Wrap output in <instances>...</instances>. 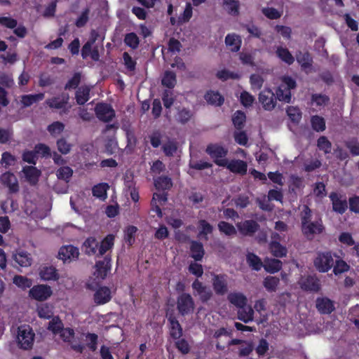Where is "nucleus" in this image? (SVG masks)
Wrapping results in <instances>:
<instances>
[{"label": "nucleus", "instance_id": "31", "mask_svg": "<svg viewBox=\"0 0 359 359\" xmlns=\"http://www.w3.org/2000/svg\"><path fill=\"white\" fill-rule=\"evenodd\" d=\"M4 184L8 187L11 194L17 193L19 191V185L15 176L11 172L4 174L2 177Z\"/></svg>", "mask_w": 359, "mask_h": 359}, {"label": "nucleus", "instance_id": "12", "mask_svg": "<svg viewBox=\"0 0 359 359\" xmlns=\"http://www.w3.org/2000/svg\"><path fill=\"white\" fill-rule=\"evenodd\" d=\"M222 167L226 168L230 172L245 175L248 171V164L245 161L240 159H233L229 161H225V165Z\"/></svg>", "mask_w": 359, "mask_h": 359}, {"label": "nucleus", "instance_id": "14", "mask_svg": "<svg viewBox=\"0 0 359 359\" xmlns=\"http://www.w3.org/2000/svg\"><path fill=\"white\" fill-rule=\"evenodd\" d=\"M111 257L107 255L104 257L103 260L96 262L95 275L97 278L104 280L107 277L111 270Z\"/></svg>", "mask_w": 359, "mask_h": 359}, {"label": "nucleus", "instance_id": "16", "mask_svg": "<svg viewBox=\"0 0 359 359\" xmlns=\"http://www.w3.org/2000/svg\"><path fill=\"white\" fill-rule=\"evenodd\" d=\"M111 292L107 286L100 287L94 294V302L97 305L107 304L111 299Z\"/></svg>", "mask_w": 359, "mask_h": 359}, {"label": "nucleus", "instance_id": "42", "mask_svg": "<svg viewBox=\"0 0 359 359\" xmlns=\"http://www.w3.org/2000/svg\"><path fill=\"white\" fill-rule=\"evenodd\" d=\"M109 186L107 183L102 182L95 185L92 189L93 195L97 198L104 199L107 197V191Z\"/></svg>", "mask_w": 359, "mask_h": 359}, {"label": "nucleus", "instance_id": "10", "mask_svg": "<svg viewBox=\"0 0 359 359\" xmlns=\"http://www.w3.org/2000/svg\"><path fill=\"white\" fill-rule=\"evenodd\" d=\"M69 94L62 93L60 96L53 97L51 98L47 99L45 103L50 109H63L64 113H67L68 109L66 107L69 102Z\"/></svg>", "mask_w": 359, "mask_h": 359}, {"label": "nucleus", "instance_id": "61", "mask_svg": "<svg viewBox=\"0 0 359 359\" xmlns=\"http://www.w3.org/2000/svg\"><path fill=\"white\" fill-rule=\"evenodd\" d=\"M192 115L193 114L191 110L187 108H182L179 110L177 114V120L178 122L184 124L191 119Z\"/></svg>", "mask_w": 359, "mask_h": 359}, {"label": "nucleus", "instance_id": "55", "mask_svg": "<svg viewBox=\"0 0 359 359\" xmlns=\"http://www.w3.org/2000/svg\"><path fill=\"white\" fill-rule=\"evenodd\" d=\"M137 228L135 226H129L125 231L124 240L129 245H132L135 241V233Z\"/></svg>", "mask_w": 359, "mask_h": 359}, {"label": "nucleus", "instance_id": "15", "mask_svg": "<svg viewBox=\"0 0 359 359\" xmlns=\"http://www.w3.org/2000/svg\"><path fill=\"white\" fill-rule=\"evenodd\" d=\"M166 317L170 323V337L173 339H179L183 334L182 325L172 313H167Z\"/></svg>", "mask_w": 359, "mask_h": 359}, {"label": "nucleus", "instance_id": "37", "mask_svg": "<svg viewBox=\"0 0 359 359\" xmlns=\"http://www.w3.org/2000/svg\"><path fill=\"white\" fill-rule=\"evenodd\" d=\"M247 263L253 270L259 271L264 267V263L259 257L253 252H249L246 256Z\"/></svg>", "mask_w": 359, "mask_h": 359}, {"label": "nucleus", "instance_id": "13", "mask_svg": "<svg viewBox=\"0 0 359 359\" xmlns=\"http://www.w3.org/2000/svg\"><path fill=\"white\" fill-rule=\"evenodd\" d=\"M236 226L241 234L245 236H253L259 229V224L253 219L245 220Z\"/></svg>", "mask_w": 359, "mask_h": 359}, {"label": "nucleus", "instance_id": "64", "mask_svg": "<svg viewBox=\"0 0 359 359\" xmlns=\"http://www.w3.org/2000/svg\"><path fill=\"white\" fill-rule=\"evenodd\" d=\"M345 146L349 149L353 156H359V142L356 138L346 141Z\"/></svg>", "mask_w": 359, "mask_h": 359}, {"label": "nucleus", "instance_id": "43", "mask_svg": "<svg viewBox=\"0 0 359 359\" xmlns=\"http://www.w3.org/2000/svg\"><path fill=\"white\" fill-rule=\"evenodd\" d=\"M330 97L325 94L313 93L311 95V101L316 107H324L330 102Z\"/></svg>", "mask_w": 359, "mask_h": 359}, {"label": "nucleus", "instance_id": "20", "mask_svg": "<svg viewBox=\"0 0 359 359\" xmlns=\"http://www.w3.org/2000/svg\"><path fill=\"white\" fill-rule=\"evenodd\" d=\"M22 172L25 174V177L27 181L31 185H35L39 182V177L41 176V172L34 166L26 165L22 168Z\"/></svg>", "mask_w": 359, "mask_h": 359}, {"label": "nucleus", "instance_id": "11", "mask_svg": "<svg viewBox=\"0 0 359 359\" xmlns=\"http://www.w3.org/2000/svg\"><path fill=\"white\" fill-rule=\"evenodd\" d=\"M259 101L265 110L271 111L276 105V97L274 93L269 88H266L259 94Z\"/></svg>", "mask_w": 359, "mask_h": 359}, {"label": "nucleus", "instance_id": "59", "mask_svg": "<svg viewBox=\"0 0 359 359\" xmlns=\"http://www.w3.org/2000/svg\"><path fill=\"white\" fill-rule=\"evenodd\" d=\"M287 114L293 123H298L302 119V112L297 107H289L287 109Z\"/></svg>", "mask_w": 359, "mask_h": 359}, {"label": "nucleus", "instance_id": "58", "mask_svg": "<svg viewBox=\"0 0 359 359\" xmlns=\"http://www.w3.org/2000/svg\"><path fill=\"white\" fill-rule=\"evenodd\" d=\"M216 76L219 79H220L223 81H227L229 79H240V76L238 74L231 72L225 69L218 71L216 74Z\"/></svg>", "mask_w": 359, "mask_h": 359}, {"label": "nucleus", "instance_id": "35", "mask_svg": "<svg viewBox=\"0 0 359 359\" xmlns=\"http://www.w3.org/2000/svg\"><path fill=\"white\" fill-rule=\"evenodd\" d=\"M198 237L203 238L205 241L208 240V236L213 231V226L205 219H200L198 221Z\"/></svg>", "mask_w": 359, "mask_h": 359}, {"label": "nucleus", "instance_id": "62", "mask_svg": "<svg viewBox=\"0 0 359 359\" xmlns=\"http://www.w3.org/2000/svg\"><path fill=\"white\" fill-rule=\"evenodd\" d=\"M123 64L127 70L130 72H134L135 70L137 65L136 60L133 59L128 52H124L123 53Z\"/></svg>", "mask_w": 359, "mask_h": 359}, {"label": "nucleus", "instance_id": "30", "mask_svg": "<svg viewBox=\"0 0 359 359\" xmlns=\"http://www.w3.org/2000/svg\"><path fill=\"white\" fill-rule=\"evenodd\" d=\"M228 301L236 306L237 308H243L246 306L248 299L247 297L241 292H230L227 295Z\"/></svg>", "mask_w": 359, "mask_h": 359}, {"label": "nucleus", "instance_id": "17", "mask_svg": "<svg viewBox=\"0 0 359 359\" xmlns=\"http://www.w3.org/2000/svg\"><path fill=\"white\" fill-rule=\"evenodd\" d=\"M316 306L321 314H330L335 309L334 302L327 297H318Z\"/></svg>", "mask_w": 359, "mask_h": 359}, {"label": "nucleus", "instance_id": "6", "mask_svg": "<svg viewBox=\"0 0 359 359\" xmlns=\"http://www.w3.org/2000/svg\"><path fill=\"white\" fill-rule=\"evenodd\" d=\"M303 235L309 241L314 238L315 235L322 233L325 230L321 218L311 222L301 227Z\"/></svg>", "mask_w": 359, "mask_h": 359}, {"label": "nucleus", "instance_id": "5", "mask_svg": "<svg viewBox=\"0 0 359 359\" xmlns=\"http://www.w3.org/2000/svg\"><path fill=\"white\" fill-rule=\"evenodd\" d=\"M228 279L229 277L225 273H213L212 275V285L217 295L223 296L227 293L229 290Z\"/></svg>", "mask_w": 359, "mask_h": 359}, {"label": "nucleus", "instance_id": "23", "mask_svg": "<svg viewBox=\"0 0 359 359\" xmlns=\"http://www.w3.org/2000/svg\"><path fill=\"white\" fill-rule=\"evenodd\" d=\"M296 60L304 70L310 69L313 62V57L309 51H297L296 53Z\"/></svg>", "mask_w": 359, "mask_h": 359}, {"label": "nucleus", "instance_id": "44", "mask_svg": "<svg viewBox=\"0 0 359 359\" xmlns=\"http://www.w3.org/2000/svg\"><path fill=\"white\" fill-rule=\"evenodd\" d=\"M245 119V114L241 110L236 111L232 116L233 124L234 127L239 130L243 129V128L244 127Z\"/></svg>", "mask_w": 359, "mask_h": 359}, {"label": "nucleus", "instance_id": "50", "mask_svg": "<svg viewBox=\"0 0 359 359\" xmlns=\"http://www.w3.org/2000/svg\"><path fill=\"white\" fill-rule=\"evenodd\" d=\"M219 231L225 234L226 236H231L236 234V230L233 224L224 222L221 221L217 224Z\"/></svg>", "mask_w": 359, "mask_h": 359}, {"label": "nucleus", "instance_id": "33", "mask_svg": "<svg viewBox=\"0 0 359 359\" xmlns=\"http://www.w3.org/2000/svg\"><path fill=\"white\" fill-rule=\"evenodd\" d=\"M269 250L275 257L279 258L285 257L287 252V248L275 240L269 243Z\"/></svg>", "mask_w": 359, "mask_h": 359}, {"label": "nucleus", "instance_id": "34", "mask_svg": "<svg viewBox=\"0 0 359 359\" xmlns=\"http://www.w3.org/2000/svg\"><path fill=\"white\" fill-rule=\"evenodd\" d=\"M114 236L113 234H108L104 238L100 243H99L98 255H103L109 250L111 249L114 245Z\"/></svg>", "mask_w": 359, "mask_h": 359}, {"label": "nucleus", "instance_id": "51", "mask_svg": "<svg viewBox=\"0 0 359 359\" xmlns=\"http://www.w3.org/2000/svg\"><path fill=\"white\" fill-rule=\"evenodd\" d=\"M224 6L227 12L232 15H238L239 13L238 0H224Z\"/></svg>", "mask_w": 359, "mask_h": 359}, {"label": "nucleus", "instance_id": "3", "mask_svg": "<svg viewBox=\"0 0 359 359\" xmlns=\"http://www.w3.org/2000/svg\"><path fill=\"white\" fill-rule=\"evenodd\" d=\"M313 265L320 273L329 271L334 265L333 256L331 252H318L313 260Z\"/></svg>", "mask_w": 359, "mask_h": 359}, {"label": "nucleus", "instance_id": "19", "mask_svg": "<svg viewBox=\"0 0 359 359\" xmlns=\"http://www.w3.org/2000/svg\"><path fill=\"white\" fill-rule=\"evenodd\" d=\"M58 255L60 259L66 262L67 260L78 258L79 252L78 248L69 245L62 246L59 250Z\"/></svg>", "mask_w": 359, "mask_h": 359}, {"label": "nucleus", "instance_id": "56", "mask_svg": "<svg viewBox=\"0 0 359 359\" xmlns=\"http://www.w3.org/2000/svg\"><path fill=\"white\" fill-rule=\"evenodd\" d=\"M125 43L133 49H136L140 43V40L137 34L134 32L128 33L124 39Z\"/></svg>", "mask_w": 359, "mask_h": 359}, {"label": "nucleus", "instance_id": "54", "mask_svg": "<svg viewBox=\"0 0 359 359\" xmlns=\"http://www.w3.org/2000/svg\"><path fill=\"white\" fill-rule=\"evenodd\" d=\"M64 129L65 125L60 121H54L47 128V130L53 137H55L57 135L60 134L64 130Z\"/></svg>", "mask_w": 359, "mask_h": 359}, {"label": "nucleus", "instance_id": "18", "mask_svg": "<svg viewBox=\"0 0 359 359\" xmlns=\"http://www.w3.org/2000/svg\"><path fill=\"white\" fill-rule=\"evenodd\" d=\"M94 43L86 41L81 48V54L83 59H86L90 56L91 59L94 61H98L100 59V53L98 47L95 46Z\"/></svg>", "mask_w": 359, "mask_h": 359}, {"label": "nucleus", "instance_id": "57", "mask_svg": "<svg viewBox=\"0 0 359 359\" xmlns=\"http://www.w3.org/2000/svg\"><path fill=\"white\" fill-rule=\"evenodd\" d=\"M333 273L337 276L349 270L350 266L343 259L336 260L335 264L333 265Z\"/></svg>", "mask_w": 359, "mask_h": 359}, {"label": "nucleus", "instance_id": "38", "mask_svg": "<svg viewBox=\"0 0 359 359\" xmlns=\"http://www.w3.org/2000/svg\"><path fill=\"white\" fill-rule=\"evenodd\" d=\"M238 318L245 323L252 321L254 318V311L252 308L246 306L241 308L238 311Z\"/></svg>", "mask_w": 359, "mask_h": 359}, {"label": "nucleus", "instance_id": "47", "mask_svg": "<svg viewBox=\"0 0 359 359\" xmlns=\"http://www.w3.org/2000/svg\"><path fill=\"white\" fill-rule=\"evenodd\" d=\"M81 81V72H75L72 78H70L68 81L65 85V90H72L76 89L77 90L79 88V84Z\"/></svg>", "mask_w": 359, "mask_h": 359}, {"label": "nucleus", "instance_id": "25", "mask_svg": "<svg viewBox=\"0 0 359 359\" xmlns=\"http://www.w3.org/2000/svg\"><path fill=\"white\" fill-rule=\"evenodd\" d=\"M225 44L232 52H238L241 47V37L234 33L228 34L225 37Z\"/></svg>", "mask_w": 359, "mask_h": 359}, {"label": "nucleus", "instance_id": "60", "mask_svg": "<svg viewBox=\"0 0 359 359\" xmlns=\"http://www.w3.org/2000/svg\"><path fill=\"white\" fill-rule=\"evenodd\" d=\"M90 8H86L75 21V25L78 28L83 27L89 20Z\"/></svg>", "mask_w": 359, "mask_h": 359}, {"label": "nucleus", "instance_id": "46", "mask_svg": "<svg viewBox=\"0 0 359 359\" xmlns=\"http://www.w3.org/2000/svg\"><path fill=\"white\" fill-rule=\"evenodd\" d=\"M13 282L16 286L24 290L30 288L32 285V280L31 279L20 275H15Z\"/></svg>", "mask_w": 359, "mask_h": 359}, {"label": "nucleus", "instance_id": "7", "mask_svg": "<svg viewBox=\"0 0 359 359\" xmlns=\"http://www.w3.org/2000/svg\"><path fill=\"white\" fill-rule=\"evenodd\" d=\"M97 118L104 123L110 122L116 116L111 105L107 103H97L95 107Z\"/></svg>", "mask_w": 359, "mask_h": 359}, {"label": "nucleus", "instance_id": "39", "mask_svg": "<svg viewBox=\"0 0 359 359\" xmlns=\"http://www.w3.org/2000/svg\"><path fill=\"white\" fill-rule=\"evenodd\" d=\"M276 53L278 58H280L282 61L288 65L293 64L294 62V57L287 48L279 46L277 48Z\"/></svg>", "mask_w": 359, "mask_h": 359}, {"label": "nucleus", "instance_id": "2", "mask_svg": "<svg viewBox=\"0 0 359 359\" xmlns=\"http://www.w3.org/2000/svg\"><path fill=\"white\" fill-rule=\"evenodd\" d=\"M34 333L29 325H21L18 327L17 339L21 348L29 350L32 348L34 340Z\"/></svg>", "mask_w": 359, "mask_h": 359}, {"label": "nucleus", "instance_id": "49", "mask_svg": "<svg viewBox=\"0 0 359 359\" xmlns=\"http://www.w3.org/2000/svg\"><path fill=\"white\" fill-rule=\"evenodd\" d=\"M176 75L172 71H166L162 79V85L168 88H173L176 84Z\"/></svg>", "mask_w": 359, "mask_h": 359}, {"label": "nucleus", "instance_id": "4", "mask_svg": "<svg viewBox=\"0 0 359 359\" xmlns=\"http://www.w3.org/2000/svg\"><path fill=\"white\" fill-rule=\"evenodd\" d=\"M194 308V301L190 294L183 292L177 297V309L181 316H185L192 313Z\"/></svg>", "mask_w": 359, "mask_h": 359}, {"label": "nucleus", "instance_id": "21", "mask_svg": "<svg viewBox=\"0 0 359 359\" xmlns=\"http://www.w3.org/2000/svg\"><path fill=\"white\" fill-rule=\"evenodd\" d=\"M191 257L195 262H200L205 255V250L202 243L198 241H191L189 246Z\"/></svg>", "mask_w": 359, "mask_h": 359}, {"label": "nucleus", "instance_id": "53", "mask_svg": "<svg viewBox=\"0 0 359 359\" xmlns=\"http://www.w3.org/2000/svg\"><path fill=\"white\" fill-rule=\"evenodd\" d=\"M264 80L263 77L257 74H252L250 76V83L252 90H258L262 88Z\"/></svg>", "mask_w": 359, "mask_h": 359}, {"label": "nucleus", "instance_id": "32", "mask_svg": "<svg viewBox=\"0 0 359 359\" xmlns=\"http://www.w3.org/2000/svg\"><path fill=\"white\" fill-rule=\"evenodd\" d=\"M283 266V262L275 258L266 259L264 262V270L270 273H276L278 272Z\"/></svg>", "mask_w": 359, "mask_h": 359}, {"label": "nucleus", "instance_id": "27", "mask_svg": "<svg viewBox=\"0 0 359 359\" xmlns=\"http://www.w3.org/2000/svg\"><path fill=\"white\" fill-rule=\"evenodd\" d=\"M39 276L41 280L45 281L57 280L60 277L57 270L53 266H43L40 269Z\"/></svg>", "mask_w": 359, "mask_h": 359}, {"label": "nucleus", "instance_id": "41", "mask_svg": "<svg viewBox=\"0 0 359 359\" xmlns=\"http://www.w3.org/2000/svg\"><path fill=\"white\" fill-rule=\"evenodd\" d=\"M280 283V279L276 276H266L264 281L263 285L269 292H276Z\"/></svg>", "mask_w": 359, "mask_h": 359}, {"label": "nucleus", "instance_id": "1", "mask_svg": "<svg viewBox=\"0 0 359 359\" xmlns=\"http://www.w3.org/2000/svg\"><path fill=\"white\" fill-rule=\"evenodd\" d=\"M205 153L210 156L217 165L222 167L225 165L228 149L222 144L210 143L208 144L205 149Z\"/></svg>", "mask_w": 359, "mask_h": 359}, {"label": "nucleus", "instance_id": "29", "mask_svg": "<svg viewBox=\"0 0 359 359\" xmlns=\"http://www.w3.org/2000/svg\"><path fill=\"white\" fill-rule=\"evenodd\" d=\"M206 102L211 105L220 107L224 102V97L218 92L214 90H208L204 95Z\"/></svg>", "mask_w": 359, "mask_h": 359}, {"label": "nucleus", "instance_id": "45", "mask_svg": "<svg viewBox=\"0 0 359 359\" xmlns=\"http://www.w3.org/2000/svg\"><path fill=\"white\" fill-rule=\"evenodd\" d=\"M73 175V170L69 166H62L56 171L57 179L69 182Z\"/></svg>", "mask_w": 359, "mask_h": 359}, {"label": "nucleus", "instance_id": "48", "mask_svg": "<svg viewBox=\"0 0 359 359\" xmlns=\"http://www.w3.org/2000/svg\"><path fill=\"white\" fill-rule=\"evenodd\" d=\"M311 124L312 128L316 132H323L325 130V121L320 116L315 115L311 118Z\"/></svg>", "mask_w": 359, "mask_h": 359}, {"label": "nucleus", "instance_id": "22", "mask_svg": "<svg viewBox=\"0 0 359 359\" xmlns=\"http://www.w3.org/2000/svg\"><path fill=\"white\" fill-rule=\"evenodd\" d=\"M13 259L22 267L29 266L32 262L31 255L22 250H16L15 253L13 255Z\"/></svg>", "mask_w": 359, "mask_h": 359}, {"label": "nucleus", "instance_id": "63", "mask_svg": "<svg viewBox=\"0 0 359 359\" xmlns=\"http://www.w3.org/2000/svg\"><path fill=\"white\" fill-rule=\"evenodd\" d=\"M276 100L289 103L291 101V92L286 90L282 86L276 90Z\"/></svg>", "mask_w": 359, "mask_h": 359}, {"label": "nucleus", "instance_id": "26", "mask_svg": "<svg viewBox=\"0 0 359 359\" xmlns=\"http://www.w3.org/2000/svg\"><path fill=\"white\" fill-rule=\"evenodd\" d=\"M301 288L304 291L318 292L320 289L319 280L314 276H309L302 281Z\"/></svg>", "mask_w": 359, "mask_h": 359}, {"label": "nucleus", "instance_id": "52", "mask_svg": "<svg viewBox=\"0 0 359 359\" xmlns=\"http://www.w3.org/2000/svg\"><path fill=\"white\" fill-rule=\"evenodd\" d=\"M317 147L325 154H330L332 150V143L326 136H320L317 140Z\"/></svg>", "mask_w": 359, "mask_h": 359}, {"label": "nucleus", "instance_id": "9", "mask_svg": "<svg viewBox=\"0 0 359 359\" xmlns=\"http://www.w3.org/2000/svg\"><path fill=\"white\" fill-rule=\"evenodd\" d=\"M332 205L334 212L343 215L348 208V203L345 196L337 192H331L329 196Z\"/></svg>", "mask_w": 359, "mask_h": 359}, {"label": "nucleus", "instance_id": "36", "mask_svg": "<svg viewBox=\"0 0 359 359\" xmlns=\"http://www.w3.org/2000/svg\"><path fill=\"white\" fill-rule=\"evenodd\" d=\"M154 185L158 190H169L172 187V182L168 176H160L154 180Z\"/></svg>", "mask_w": 359, "mask_h": 359}, {"label": "nucleus", "instance_id": "28", "mask_svg": "<svg viewBox=\"0 0 359 359\" xmlns=\"http://www.w3.org/2000/svg\"><path fill=\"white\" fill-rule=\"evenodd\" d=\"M45 95L43 93L37 94L23 95L20 97V103L23 108L29 107L34 103L43 100Z\"/></svg>", "mask_w": 359, "mask_h": 359}, {"label": "nucleus", "instance_id": "40", "mask_svg": "<svg viewBox=\"0 0 359 359\" xmlns=\"http://www.w3.org/2000/svg\"><path fill=\"white\" fill-rule=\"evenodd\" d=\"M85 252L88 255H95L99 248V242L94 237L88 238L84 243Z\"/></svg>", "mask_w": 359, "mask_h": 359}, {"label": "nucleus", "instance_id": "24", "mask_svg": "<svg viewBox=\"0 0 359 359\" xmlns=\"http://www.w3.org/2000/svg\"><path fill=\"white\" fill-rule=\"evenodd\" d=\"M91 88L83 85L77 88L75 92V99L77 104L84 105L90 98Z\"/></svg>", "mask_w": 359, "mask_h": 359}, {"label": "nucleus", "instance_id": "8", "mask_svg": "<svg viewBox=\"0 0 359 359\" xmlns=\"http://www.w3.org/2000/svg\"><path fill=\"white\" fill-rule=\"evenodd\" d=\"M53 294L51 287L48 285H36L30 288L29 296L36 301L43 302Z\"/></svg>", "mask_w": 359, "mask_h": 359}]
</instances>
